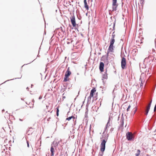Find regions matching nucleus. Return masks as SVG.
Returning a JSON list of instances; mask_svg holds the SVG:
<instances>
[{
    "label": "nucleus",
    "mask_w": 156,
    "mask_h": 156,
    "mask_svg": "<svg viewBox=\"0 0 156 156\" xmlns=\"http://www.w3.org/2000/svg\"><path fill=\"white\" fill-rule=\"evenodd\" d=\"M27 146L28 147H29V143L28 141H27Z\"/></svg>",
    "instance_id": "obj_27"
},
{
    "label": "nucleus",
    "mask_w": 156,
    "mask_h": 156,
    "mask_svg": "<svg viewBox=\"0 0 156 156\" xmlns=\"http://www.w3.org/2000/svg\"><path fill=\"white\" fill-rule=\"evenodd\" d=\"M33 62V61H32V62H30V63H31V62Z\"/></svg>",
    "instance_id": "obj_49"
},
{
    "label": "nucleus",
    "mask_w": 156,
    "mask_h": 156,
    "mask_svg": "<svg viewBox=\"0 0 156 156\" xmlns=\"http://www.w3.org/2000/svg\"><path fill=\"white\" fill-rule=\"evenodd\" d=\"M62 140H61L60 141H59L58 142H55V141H54L51 144V145L54 146V147L56 148L57 146H58V144Z\"/></svg>",
    "instance_id": "obj_10"
},
{
    "label": "nucleus",
    "mask_w": 156,
    "mask_h": 156,
    "mask_svg": "<svg viewBox=\"0 0 156 156\" xmlns=\"http://www.w3.org/2000/svg\"><path fill=\"white\" fill-rule=\"evenodd\" d=\"M33 86V85L32 84L31 85V87H32Z\"/></svg>",
    "instance_id": "obj_40"
},
{
    "label": "nucleus",
    "mask_w": 156,
    "mask_h": 156,
    "mask_svg": "<svg viewBox=\"0 0 156 156\" xmlns=\"http://www.w3.org/2000/svg\"><path fill=\"white\" fill-rule=\"evenodd\" d=\"M107 70H106L105 73L103 75V78L104 79H107L108 78L107 74L106 73Z\"/></svg>",
    "instance_id": "obj_15"
},
{
    "label": "nucleus",
    "mask_w": 156,
    "mask_h": 156,
    "mask_svg": "<svg viewBox=\"0 0 156 156\" xmlns=\"http://www.w3.org/2000/svg\"><path fill=\"white\" fill-rule=\"evenodd\" d=\"M140 80L141 81L140 85V86L141 87V86H143V83L144 82V81L142 80V77H141V76H140Z\"/></svg>",
    "instance_id": "obj_17"
},
{
    "label": "nucleus",
    "mask_w": 156,
    "mask_h": 156,
    "mask_svg": "<svg viewBox=\"0 0 156 156\" xmlns=\"http://www.w3.org/2000/svg\"><path fill=\"white\" fill-rule=\"evenodd\" d=\"M42 98V97L40 96L39 97V99L40 100V99H41Z\"/></svg>",
    "instance_id": "obj_32"
},
{
    "label": "nucleus",
    "mask_w": 156,
    "mask_h": 156,
    "mask_svg": "<svg viewBox=\"0 0 156 156\" xmlns=\"http://www.w3.org/2000/svg\"><path fill=\"white\" fill-rule=\"evenodd\" d=\"M24 65H25V64H24V65H23V66H22V67H23V66H24Z\"/></svg>",
    "instance_id": "obj_44"
},
{
    "label": "nucleus",
    "mask_w": 156,
    "mask_h": 156,
    "mask_svg": "<svg viewBox=\"0 0 156 156\" xmlns=\"http://www.w3.org/2000/svg\"><path fill=\"white\" fill-rule=\"evenodd\" d=\"M121 64L122 69H124L126 68V60L125 58L124 57H123L122 58Z\"/></svg>",
    "instance_id": "obj_4"
},
{
    "label": "nucleus",
    "mask_w": 156,
    "mask_h": 156,
    "mask_svg": "<svg viewBox=\"0 0 156 156\" xmlns=\"http://www.w3.org/2000/svg\"><path fill=\"white\" fill-rule=\"evenodd\" d=\"M24 65H25V64H24V65H23V66H22V67H23V66H24Z\"/></svg>",
    "instance_id": "obj_48"
},
{
    "label": "nucleus",
    "mask_w": 156,
    "mask_h": 156,
    "mask_svg": "<svg viewBox=\"0 0 156 156\" xmlns=\"http://www.w3.org/2000/svg\"><path fill=\"white\" fill-rule=\"evenodd\" d=\"M107 139H104L102 140L101 144L100 150L101 152H100L98 154V156H103V152L105 151V144L107 142Z\"/></svg>",
    "instance_id": "obj_1"
},
{
    "label": "nucleus",
    "mask_w": 156,
    "mask_h": 156,
    "mask_svg": "<svg viewBox=\"0 0 156 156\" xmlns=\"http://www.w3.org/2000/svg\"><path fill=\"white\" fill-rule=\"evenodd\" d=\"M19 120H20V121H23V119H19Z\"/></svg>",
    "instance_id": "obj_35"
},
{
    "label": "nucleus",
    "mask_w": 156,
    "mask_h": 156,
    "mask_svg": "<svg viewBox=\"0 0 156 156\" xmlns=\"http://www.w3.org/2000/svg\"><path fill=\"white\" fill-rule=\"evenodd\" d=\"M152 101L149 103L148 105L144 108V111L145 112V115H147L148 114V112L150 110V107L151 106Z\"/></svg>",
    "instance_id": "obj_5"
},
{
    "label": "nucleus",
    "mask_w": 156,
    "mask_h": 156,
    "mask_svg": "<svg viewBox=\"0 0 156 156\" xmlns=\"http://www.w3.org/2000/svg\"><path fill=\"white\" fill-rule=\"evenodd\" d=\"M126 139L129 141H132L134 139L133 134L131 132H128L126 133Z\"/></svg>",
    "instance_id": "obj_2"
},
{
    "label": "nucleus",
    "mask_w": 156,
    "mask_h": 156,
    "mask_svg": "<svg viewBox=\"0 0 156 156\" xmlns=\"http://www.w3.org/2000/svg\"><path fill=\"white\" fill-rule=\"evenodd\" d=\"M26 89H27L28 90H29V87H27V88H26Z\"/></svg>",
    "instance_id": "obj_36"
},
{
    "label": "nucleus",
    "mask_w": 156,
    "mask_h": 156,
    "mask_svg": "<svg viewBox=\"0 0 156 156\" xmlns=\"http://www.w3.org/2000/svg\"><path fill=\"white\" fill-rule=\"evenodd\" d=\"M4 111H5V110L4 109L2 110V112H4Z\"/></svg>",
    "instance_id": "obj_37"
},
{
    "label": "nucleus",
    "mask_w": 156,
    "mask_h": 156,
    "mask_svg": "<svg viewBox=\"0 0 156 156\" xmlns=\"http://www.w3.org/2000/svg\"><path fill=\"white\" fill-rule=\"evenodd\" d=\"M115 23H114V25H113V29H114V27H115Z\"/></svg>",
    "instance_id": "obj_30"
},
{
    "label": "nucleus",
    "mask_w": 156,
    "mask_h": 156,
    "mask_svg": "<svg viewBox=\"0 0 156 156\" xmlns=\"http://www.w3.org/2000/svg\"><path fill=\"white\" fill-rule=\"evenodd\" d=\"M156 110V104L155 105L154 108V111L155 112Z\"/></svg>",
    "instance_id": "obj_28"
},
{
    "label": "nucleus",
    "mask_w": 156,
    "mask_h": 156,
    "mask_svg": "<svg viewBox=\"0 0 156 156\" xmlns=\"http://www.w3.org/2000/svg\"><path fill=\"white\" fill-rule=\"evenodd\" d=\"M117 0H112V11H115L117 10V8L118 6V4L117 3Z\"/></svg>",
    "instance_id": "obj_3"
},
{
    "label": "nucleus",
    "mask_w": 156,
    "mask_h": 156,
    "mask_svg": "<svg viewBox=\"0 0 156 156\" xmlns=\"http://www.w3.org/2000/svg\"><path fill=\"white\" fill-rule=\"evenodd\" d=\"M115 41V40L114 38H112L111 39L110 42V45H113L114 44Z\"/></svg>",
    "instance_id": "obj_16"
},
{
    "label": "nucleus",
    "mask_w": 156,
    "mask_h": 156,
    "mask_svg": "<svg viewBox=\"0 0 156 156\" xmlns=\"http://www.w3.org/2000/svg\"><path fill=\"white\" fill-rule=\"evenodd\" d=\"M69 68H68L67 69V70L66 72L65 75L69 77L71 74V72L69 70Z\"/></svg>",
    "instance_id": "obj_12"
},
{
    "label": "nucleus",
    "mask_w": 156,
    "mask_h": 156,
    "mask_svg": "<svg viewBox=\"0 0 156 156\" xmlns=\"http://www.w3.org/2000/svg\"><path fill=\"white\" fill-rule=\"evenodd\" d=\"M73 118V116H70V117H68V118H66V120H68V121H69V120H70V119H72V118Z\"/></svg>",
    "instance_id": "obj_21"
},
{
    "label": "nucleus",
    "mask_w": 156,
    "mask_h": 156,
    "mask_svg": "<svg viewBox=\"0 0 156 156\" xmlns=\"http://www.w3.org/2000/svg\"><path fill=\"white\" fill-rule=\"evenodd\" d=\"M77 75H79V73H77Z\"/></svg>",
    "instance_id": "obj_50"
},
{
    "label": "nucleus",
    "mask_w": 156,
    "mask_h": 156,
    "mask_svg": "<svg viewBox=\"0 0 156 156\" xmlns=\"http://www.w3.org/2000/svg\"><path fill=\"white\" fill-rule=\"evenodd\" d=\"M104 66V64L103 62H100L99 66V69L100 70L101 72L103 71Z\"/></svg>",
    "instance_id": "obj_8"
},
{
    "label": "nucleus",
    "mask_w": 156,
    "mask_h": 156,
    "mask_svg": "<svg viewBox=\"0 0 156 156\" xmlns=\"http://www.w3.org/2000/svg\"><path fill=\"white\" fill-rule=\"evenodd\" d=\"M67 44H69L70 43L69 42H67Z\"/></svg>",
    "instance_id": "obj_39"
},
{
    "label": "nucleus",
    "mask_w": 156,
    "mask_h": 156,
    "mask_svg": "<svg viewBox=\"0 0 156 156\" xmlns=\"http://www.w3.org/2000/svg\"><path fill=\"white\" fill-rule=\"evenodd\" d=\"M124 119L123 117L121 118V125L123 126L124 123Z\"/></svg>",
    "instance_id": "obj_18"
},
{
    "label": "nucleus",
    "mask_w": 156,
    "mask_h": 156,
    "mask_svg": "<svg viewBox=\"0 0 156 156\" xmlns=\"http://www.w3.org/2000/svg\"><path fill=\"white\" fill-rule=\"evenodd\" d=\"M114 32L112 33V38H114V37H115V35L114 34Z\"/></svg>",
    "instance_id": "obj_26"
},
{
    "label": "nucleus",
    "mask_w": 156,
    "mask_h": 156,
    "mask_svg": "<svg viewBox=\"0 0 156 156\" xmlns=\"http://www.w3.org/2000/svg\"><path fill=\"white\" fill-rule=\"evenodd\" d=\"M71 21L73 27H75L76 26V23L75 17L74 15L70 17Z\"/></svg>",
    "instance_id": "obj_6"
},
{
    "label": "nucleus",
    "mask_w": 156,
    "mask_h": 156,
    "mask_svg": "<svg viewBox=\"0 0 156 156\" xmlns=\"http://www.w3.org/2000/svg\"><path fill=\"white\" fill-rule=\"evenodd\" d=\"M24 65H25V64H24V65H23V66H22V67H23V66H24Z\"/></svg>",
    "instance_id": "obj_45"
},
{
    "label": "nucleus",
    "mask_w": 156,
    "mask_h": 156,
    "mask_svg": "<svg viewBox=\"0 0 156 156\" xmlns=\"http://www.w3.org/2000/svg\"><path fill=\"white\" fill-rule=\"evenodd\" d=\"M24 65H25V64H24V65H23V66H22V67H23V66H24Z\"/></svg>",
    "instance_id": "obj_46"
},
{
    "label": "nucleus",
    "mask_w": 156,
    "mask_h": 156,
    "mask_svg": "<svg viewBox=\"0 0 156 156\" xmlns=\"http://www.w3.org/2000/svg\"><path fill=\"white\" fill-rule=\"evenodd\" d=\"M54 146H52L51 145V147L50 149V151L51 152V156H53L54 155V152H55V149Z\"/></svg>",
    "instance_id": "obj_9"
},
{
    "label": "nucleus",
    "mask_w": 156,
    "mask_h": 156,
    "mask_svg": "<svg viewBox=\"0 0 156 156\" xmlns=\"http://www.w3.org/2000/svg\"><path fill=\"white\" fill-rule=\"evenodd\" d=\"M113 45H110L108 49L107 52H113Z\"/></svg>",
    "instance_id": "obj_11"
},
{
    "label": "nucleus",
    "mask_w": 156,
    "mask_h": 156,
    "mask_svg": "<svg viewBox=\"0 0 156 156\" xmlns=\"http://www.w3.org/2000/svg\"><path fill=\"white\" fill-rule=\"evenodd\" d=\"M84 7L87 10H88L89 9V6L88 5L86 0H84Z\"/></svg>",
    "instance_id": "obj_13"
},
{
    "label": "nucleus",
    "mask_w": 156,
    "mask_h": 156,
    "mask_svg": "<svg viewBox=\"0 0 156 156\" xmlns=\"http://www.w3.org/2000/svg\"><path fill=\"white\" fill-rule=\"evenodd\" d=\"M110 117H109L108 120V122L106 125L105 127V130L104 131L103 134H104L105 133V131L106 130L107 128L109 127L110 126L111 124L110 123Z\"/></svg>",
    "instance_id": "obj_7"
},
{
    "label": "nucleus",
    "mask_w": 156,
    "mask_h": 156,
    "mask_svg": "<svg viewBox=\"0 0 156 156\" xmlns=\"http://www.w3.org/2000/svg\"><path fill=\"white\" fill-rule=\"evenodd\" d=\"M21 100H24V99H23V98H22L21 99Z\"/></svg>",
    "instance_id": "obj_38"
},
{
    "label": "nucleus",
    "mask_w": 156,
    "mask_h": 156,
    "mask_svg": "<svg viewBox=\"0 0 156 156\" xmlns=\"http://www.w3.org/2000/svg\"><path fill=\"white\" fill-rule=\"evenodd\" d=\"M92 97H91L90 95L88 97V98H87L88 101H90L91 98Z\"/></svg>",
    "instance_id": "obj_22"
},
{
    "label": "nucleus",
    "mask_w": 156,
    "mask_h": 156,
    "mask_svg": "<svg viewBox=\"0 0 156 156\" xmlns=\"http://www.w3.org/2000/svg\"><path fill=\"white\" fill-rule=\"evenodd\" d=\"M109 52H108L106 55L105 56H104L103 57H106V58H108V53Z\"/></svg>",
    "instance_id": "obj_24"
},
{
    "label": "nucleus",
    "mask_w": 156,
    "mask_h": 156,
    "mask_svg": "<svg viewBox=\"0 0 156 156\" xmlns=\"http://www.w3.org/2000/svg\"><path fill=\"white\" fill-rule=\"evenodd\" d=\"M32 101L33 102H34V99H33Z\"/></svg>",
    "instance_id": "obj_42"
},
{
    "label": "nucleus",
    "mask_w": 156,
    "mask_h": 156,
    "mask_svg": "<svg viewBox=\"0 0 156 156\" xmlns=\"http://www.w3.org/2000/svg\"><path fill=\"white\" fill-rule=\"evenodd\" d=\"M95 91L96 90L95 89H92L90 91V96L93 97L94 95V93Z\"/></svg>",
    "instance_id": "obj_14"
},
{
    "label": "nucleus",
    "mask_w": 156,
    "mask_h": 156,
    "mask_svg": "<svg viewBox=\"0 0 156 156\" xmlns=\"http://www.w3.org/2000/svg\"><path fill=\"white\" fill-rule=\"evenodd\" d=\"M59 115V113L58 112H56V115L57 116H58Z\"/></svg>",
    "instance_id": "obj_31"
},
{
    "label": "nucleus",
    "mask_w": 156,
    "mask_h": 156,
    "mask_svg": "<svg viewBox=\"0 0 156 156\" xmlns=\"http://www.w3.org/2000/svg\"><path fill=\"white\" fill-rule=\"evenodd\" d=\"M56 112H59V109L58 108H57V109Z\"/></svg>",
    "instance_id": "obj_33"
},
{
    "label": "nucleus",
    "mask_w": 156,
    "mask_h": 156,
    "mask_svg": "<svg viewBox=\"0 0 156 156\" xmlns=\"http://www.w3.org/2000/svg\"><path fill=\"white\" fill-rule=\"evenodd\" d=\"M69 77H67V76L65 75V77L64 78L63 81L64 82L67 81L68 80L67 79Z\"/></svg>",
    "instance_id": "obj_19"
},
{
    "label": "nucleus",
    "mask_w": 156,
    "mask_h": 156,
    "mask_svg": "<svg viewBox=\"0 0 156 156\" xmlns=\"http://www.w3.org/2000/svg\"><path fill=\"white\" fill-rule=\"evenodd\" d=\"M24 65H25V64H24V65H23V66H22V67H23V66H24Z\"/></svg>",
    "instance_id": "obj_47"
},
{
    "label": "nucleus",
    "mask_w": 156,
    "mask_h": 156,
    "mask_svg": "<svg viewBox=\"0 0 156 156\" xmlns=\"http://www.w3.org/2000/svg\"><path fill=\"white\" fill-rule=\"evenodd\" d=\"M140 150H137V153L136 154V156H138L140 154Z\"/></svg>",
    "instance_id": "obj_20"
},
{
    "label": "nucleus",
    "mask_w": 156,
    "mask_h": 156,
    "mask_svg": "<svg viewBox=\"0 0 156 156\" xmlns=\"http://www.w3.org/2000/svg\"><path fill=\"white\" fill-rule=\"evenodd\" d=\"M113 130H114V128H112L111 129L110 131H111V132H112L113 131Z\"/></svg>",
    "instance_id": "obj_29"
},
{
    "label": "nucleus",
    "mask_w": 156,
    "mask_h": 156,
    "mask_svg": "<svg viewBox=\"0 0 156 156\" xmlns=\"http://www.w3.org/2000/svg\"><path fill=\"white\" fill-rule=\"evenodd\" d=\"M154 61L155 62H156V58L154 60Z\"/></svg>",
    "instance_id": "obj_41"
},
{
    "label": "nucleus",
    "mask_w": 156,
    "mask_h": 156,
    "mask_svg": "<svg viewBox=\"0 0 156 156\" xmlns=\"http://www.w3.org/2000/svg\"><path fill=\"white\" fill-rule=\"evenodd\" d=\"M144 2V0H140V3L141 4H143Z\"/></svg>",
    "instance_id": "obj_23"
},
{
    "label": "nucleus",
    "mask_w": 156,
    "mask_h": 156,
    "mask_svg": "<svg viewBox=\"0 0 156 156\" xmlns=\"http://www.w3.org/2000/svg\"><path fill=\"white\" fill-rule=\"evenodd\" d=\"M136 110H135V111H134V113H135V112H136Z\"/></svg>",
    "instance_id": "obj_43"
},
{
    "label": "nucleus",
    "mask_w": 156,
    "mask_h": 156,
    "mask_svg": "<svg viewBox=\"0 0 156 156\" xmlns=\"http://www.w3.org/2000/svg\"><path fill=\"white\" fill-rule=\"evenodd\" d=\"M130 107H131V106H130V105H129V106H128V108H127V110H127V112H128V111H129V109L130 108Z\"/></svg>",
    "instance_id": "obj_25"
},
{
    "label": "nucleus",
    "mask_w": 156,
    "mask_h": 156,
    "mask_svg": "<svg viewBox=\"0 0 156 156\" xmlns=\"http://www.w3.org/2000/svg\"><path fill=\"white\" fill-rule=\"evenodd\" d=\"M14 80V79H11V80H7V81H9V80ZM6 82V81H5V82Z\"/></svg>",
    "instance_id": "obj_34"
}]
</instances>
